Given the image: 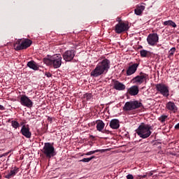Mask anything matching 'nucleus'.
<instances>
[{
    "label": "nucleus",
    "instance_id": "nucleus-1",
    "mask_svg": "<svg viewBox=\"0 0 179 179\" xmlns=\"http://www.w3.org/2000/svg\"><path fill=\"white\" fill-rule=\"evenodd\" d=\"M111 62L108 59H103L101 62H99L90 73L92 78H99L101 75H106L108 70L110 69Z\"/></svg>",
    "mask_w": 179,
    "mask_h": 179
},
{
    "label": "nucleus",
    "instance_id": "nucleus-2",
    "mask_svg": "<svg viewBox=\"0 0 179 179\" xmlns=\"http://www.w3.org/2000/svg\"><path fill=\"white\" fill-rule=\"evenodd\" d=\"M43 62L47 66H52L55 69H58L62 65V57L59 54L48 55L47 57L43 58Z\"/></svg>",
    "mask_w": 179,
    "mask_h": 179
},
{
    "label": "nucleus",
    "instance_id": "nucleus-3",
    "mask_svg": "<svg viewBox=\"0 0 179 179\" xmlns=\"http://www.w3.org/2000/svg\"><path fill=\"white\" fill-rule=\"evenodd\" d=\"M152 129H153V127L150 124L141 123L136 130V132L140 138L146 139L152 135Z\"/></svg>",
    "mask_w": 179,
    "mask_h": 179
},
{
    "label": "nucleus",
    "instance_id": "nucleus-4",
    "mask_svg": "<svg viewBox=\"0 0 179 179\" xmlns=\"http://www.w3.org/2000/svg\"><path fill=\"white\" fill-rule=\"evenodd\" d=\"M32 43L31 40L28 38L16 40L13 44L14 50H15V51L26 50L31 45Z\"/></svg>",
    "mask_w": 179,
    "mask_h": 179
},
{
    "label": "nucleus",
    "instance_id": "nucleus-5",
    "mask_svg": "<svg viewBox=\"0 0 179 179\" xmlns=\"http://www.w3.org/2000/svg\"><path fill=\"white\" fill-rule=\"evenodd\" d=\"M41 152L47 159H51V157H54L57 155L55 148H54V143H45Z\"/></svg>",
    "mask_w": 179,
    "mask_h": 179
},
{
    "label": "nucleus",
    "instance_id": "nucleus-6",
    "mask_svg": "<svg viewBox=\"0 0 179 179\" xmlns=\"http://www.w3.org/2000/svg\"><path fill=\"white\" fill-rule=\"evenodd\" d=\"M141 107H143V104L139 101H130L125 103L123 110L124 111H132L141 108Z\"/></svg>",
    "mask_w": 179,
    "mask_h": 179
},
{
    "label": "nucleus",
    "instance_id": "nucleus-7",
    "mask_svg": "<svg viewBox=\"0 0 179 179\" xmlns=\"http://www.w3.org/2000/svg\"><path fill=\"white\" fill-rule=\"evenodd\" d=\"M156 90L158 92L159 94L164 96V97H168L170 96V91L169 90V86L166 85V84L159 83L155 85Z\"/></svg>",
    "mask_w": 179,
    "mask_h": 179
},
{
    "label": "nucleus",
    "instance_id": "nucleus-8",
    "mask_svg": "<svg viewBox=\"0 0 179 179\" xmlns=\"http://www.w3.org/2000/svg\"><path fill=\"white\" fill-rule=\"evenodd\" d=\"M146 79H148V74L143 72H140L139 75L133 78L131 82V83H134V85H142L143 82H145Z\"/></svg>",
    "mask_w": 179,
    "mask_h": 179
},
{
    "label": "nucleus",
    "instance_id": "nucleus-9",
    "mask_svg": "<svg viewBox=\"0 0 179 179\" xmlns=\"http://www.w3.org/2000/svg\"><path fill=\"white\" fill-rule=\"evenodd\" d=\"M128 30H129V25L125 22H118L115 27V31L117 34H121Z\"/></svg>",
    "mask_w": 179,
    "mask_h": 179
},
{
    "label": "nucleus",
    "instance_id": "nucleus-10",
    "mask_svg": "<svg viewBox=\"0 0 179 179\" xmlns=\"http://www.w3.org/2000/svg\"><path fill=\"white\" fill-rule=\"evenodd\" d=\"M76 55V50L71 49L66 50L62 54L63 59L66 62H71Z\"/></svg>",
    "mask_w": 179,
    "mask_h": 179
},
{
    "label": "nucleus",
    "instance_id": "nucleus-11",
    "mask_svg": "<svg viewBox=\"0 0 179 179\" xmlns=\"http://www.w3.org/2000/svg\"><path fill=\"white\" fill-rule=\"evenodd\" d=\"M20 103L22 106L27 107L28 108H31V107H33V101L29 99V96L24 94L21 96Z\"/></svg>",
    "mask_w": 179,
    "mask_h": 179
},
{
    "label": "nucleus",
    "instance_id": "nucleus-12",
    "mask_svg": "<svg viewBox=\"0 0 179 179\" xmlns=\"http://www.w3.org/2000/svg\"><path fill=\"white\" fill-rule=\"evenodd\" d=\"M147 41L149 45H156L159 43V35L157 34H150L148 36Z\"/></svg>",
    "mask_w": 179,
    "mask_h": 179
},
{
    "label": "nucleus",
    "instance_id": "nucleus-13",
    "mask_svg": "<svg viewBox=\"0 0 179 179\" xmlns=\"http://www.w3.org/2000/svg\"><path fill=\"white\" fill-rule=\"evenodd\" d=\"M139 66V63H134L133 64H129L127 69V76H131L134 75L138 71V67Z\"/></svg>",
    "mask_w": 179,
    "mask_h": 179
},
{
    "label": "nucleus",
    "instance_id": "nucleus-14",
    "mask_svg": "<svg viewBox=\"0 0 179 179\" xmlns=\"http://www.w3.org/2000/svg\"><path fill=\"white\" fill-rule=\"evenodd\" d=\"M20 133L23 136H25V138H27L28 139L31 138V132L30 131V127H29V124L23 125L21 130Z\"/></svg>",
    "mask_w": 179,
    "mask_h": 179
},
{
    "label": "nucleus",
    "instance_id": "nucleus-15",
    "mask_svg": "<svg viewBox=\"0 0 179 179\" xmlns=\"http://www.w3.org/2000/svg\"><path fill=\"white\" fill-rule=\"evenodd\" d=\"M126 86L124 85V83L118 81V80H113V89L115 90H118L119 92H122L125 90Z\"/></svg>",
    "mask_w": 179,
    "mask_h": 179
},
{
    "label": "nucleus",
    "instance_id": "nucleus-16",
    "mask_svg": "<svg viewBox=\"0 0 179 179\" xmlns=\"http://www.w3.org/2000/svg\"><path fill=\"white\" fill-rule=\"evenodd\" d=\"M145 5H146L145 3H141V4H138L136 6V8L134 9L135 15H137V16H141L144 9L145 8Z\"/></svg>",
    "mask_w": 179,
    "mask_h": 179
},
{
    "label": "nucleus",
    "instance_id": "nucleus-17",
    "mask_svg": "<svg viewBox=\"0 0 179 179\" xmlns=\"http://www.w3.org/2000/svg\"><path fill=\"white\" fill-rule=\"evenodd\" d=\"M139 93V87L138 85H133L127 90V94L130 96H136Z\"/></svg>",
    "mask_w": 179,
    "mask_h": 179
},
{
    "label": "nucleus",
    "instance_id": "nucleus-18",
    "mask_svg": "<svg viewBox=\"0 0 179 179\" xmlns=\"http://www.w3.org/2000/svg\"><path fill=\"white\" fill-rule=\"evenodd\" d=\"M166 108L169 111H172V113H177V110L178 108H177V106H176V103L174 102L169 101L166 103Z\"/></svg>",
    "mask_w": 179,
    "mask_h": 179
},
{
    "label": "nucleus",
    "instance_id": "nucleus-19",
    "mask_svg": "<svg viewBox=\"0 0 179 179\" xmlns=\"http://www.w3.org/2000/svg\"><path fill=\"white\" fill-rule=\"evenodd\" d=\"M109 127H110L112 129H118V128H120V120L117 119H113L110 122Z\"/></svg>",
    "mask_w": 179,
    "mask_h": 179
},
{
    "label": "nucleus",
    "instance_id": "nucleus-20",
    "mask_svg": "<svg viewBox=\"0 0 179 179\" xmlns=\"http://www.w3.org/2000/svg\"><path fill=\"white\" fill-rule=\"evenodd\" d=\"M19 173V168L15 167L14 169L10 171V172L5 176V178H12V177H15Z\"/></svg>",
    "mask_w": 179,
    "mask_h": 179
},
{
    "label": "nucleus",
    "instance_id": "nucleus-21",
    "mask_svg": "<svg viewBox=\"0 0 179 179\" xmlns=\"http://www.w3.org/2000/svg\"><path fill=\"white\" fill-rule=\"evenodd\" d=\"M27 66L30 68V69H33V71H38V64L34 60L30 61L27 62Z\"/></svg>",
    "mask_w": 179,
    "mask_h": 179
},
{
    "label": "nucleus",
    "instance_id": "nucleus-22",
    "mask_svg": "<svg viewBox=\"0 0 179 179\" xmlns=\"http://www.w3.org/2000/svg\"><path fill=\"white\" fill-rule=\"evenodd\" d=\"M104 127H106V124L103 120H97L96 121V129L99 132H102L103 129H104Z\"/></svg>",
    "mask_w": 179,
    "mask_h": 179
},
{
    "label": "nucleus",
    "instance_id": "nucleus-23",
    "mask_svg": "<svg viewBox=\"0 0 179 179\" xmlns=\"http://www.w3.org/2000/svg\"><path fill=\"white\" fill-rule=\"evenodd\" d=\"M140 54H141V57H142V58H148V57H150V55H151L150 52L145 50H141Z\"/></svg>",
    "mask_w": 179,
    "mask_h": 179
},
{
    "label": "nucleus",
    "instance_id": "nucleus-24",
    "mask_svg": "<svg viewBox=\"0 0 179 179\" xmlns=\"http://www.w3.org/2000/svg\"><path fill=\"white\" fill-rule=\"evenodd\" d=\"M164 26H171L172 27H177V24H176V22H173V20H168V21H165L163 23Z\"/></svg>",
    "mask_w": 179,
    "mask_h": 179
},
{
    "label": "nucleus",
    "instance_id": "nucleus-25",
    "mask_svg": "<svg viewBox=\"0 0 179 179\" xmlns=\"http://www.w3.org/2000/svg\"><path fill=\"white\" fill-rule=\"evenodd\" d=\"M11 127H13V128H14V129H17V128H19L20 127V124H19V122H17V121L12 120L11 121Z\"/></svg>",
    "mask_w": 179,
    "mask_h": 179
},
{
    "label": "nucleus",
    "instance_id": "nucleus-26",
    "mask_svg": "<svg viewBox=\"0 0 179 179\" xmlns=\"http://www.w3.org/2000/svg\"><path fill=\"white\" fill-rule=\"evenodd\" d=\"M99 152H104V150H92L87 152L85 155L86 156H90L92 155H94V153H99Z\"/></svg>",
    "mask_w": 179,
    "mask_h": 179
},
{
    "label": "nucleus",
    "instance_id": "nucleus-27",
    "mask_svg": "<svg viewBox=\"0 0 179 179\" xmlns=\"http://www.w3.org/2000/svg\"><path fill=\"white\" fill-rule=\"evenodd\" d=\"M174 52H176V48H172L169 51V58H171V57H173V55H174Z\"/></svg>",
    "mask_w": 179,
    "mask_h": 179
},
{
    "label": "nucleus",
    "instance_id": "nucleus-28",
    "mask_svg": "<svg viewBox=\"0 0 179 179\" xmlns=\"http://www.w3.org/2000/svg\"><path fill=\"white\" fill-rule=\"evenodd\" d=\"M83 98L86 99L87 101H88V100H90V99H92V94L86 93L83 95Z\"/></svg>",
    "mask_w": 179,
    "mask_h": 179
},
{
    "label": "nucleus",
    "instance_id": "nucleus-29",
    "mask_svg": "<svg viewBox=\"0 0 179 179\" xmlns=\"http://www.w3.org/2000/svg\"><path fill=\"white\" fill-rule=\"evenodd\" d=\"M166 118H167V115H163L159 117V121H160L161 122H164V121H166Z\"/></svg>",
    "mask_w": 179,
    "mask_h": 179
},
{
    "label": "nucleus",
    "instance_id": "nucleus-30",
    "mask_svg": "<svg viewBox=\"0 0 179 179\" xmlns=\"http://www.w3.org/2000/svg\"><path fill=\"white\" fill-rule=\"evenodd\" d=\"M80 162H83V163H89V162H90V159L83 158V159L80 160Z\"/></svg>",
    "mask_w": 179,
    "mask_h": 179
},
{
    "label": "nucleus",
    "instance_id": "nucleus-31",
    "mask_svg": "<svg viewBox=\"0 0 179 179\" xmlns=\"http://www.w3.org/2000/svg\"><path fill=\"white\" fill-rule=\"evenodd\" d=\"M101 132H102V134H106V135L111 134V131H110L109 130H107V129H105V130L102 131Z\"/></svg>",
    "mask_w": 179,
    "mask_h": 179
},
{
    "label": "nucleus",
    "instance_id": "nucleus-32",
    "mask_svg": "<svg viewBox=\"0 0 179 179\" xmlns=\"http://www.w3.org/2000/svg\"><path fill=\"white\" fill-rule=\"evenodd\" d=\"M127 179H134V176L132 174H129L126 176Z\"/></svg>",
    "mask_w": 179,
    "mask_h": 179
},
{
    "label": "nucleus",
    "instance_id": "nucleus-33",
    "mask_svg": "<svg viewBox=\"0 0 179 179\" xmlns=\"http://www.w3.org/2000/svg\"><path fill=\"white\" fill-rule=\"evenodd\" d=\"M45 76H47V78H51V76H52V74H51V73L48 72L45 73Z\"/></svg>",
    "mask_w": 179,
    "mask_h": 179
},
{
    "label": "nucleus",
    "instance_id": "nucleus-34",
    "mask_svg": "<svg viewBox=\"0 0 179 179\" xmlns=\"http://www.w3.org/2000/svg\"><path fill=\"white\" fill-rule=\"evenodd\" d=\"M117 22H118V23H123L121 20V18L117 17V19H116Z\"/></svg>",
    "mask_w": 179,
    "mask_h": 179
},
{
    "label": "nucleus",
    "instance_id": "nucleus-35",
    "mask_svg": "<svg viewBox=\"0 0 179 179\" xmlns=\"http://www.w3.org/2000/svg\"><path fill=\"white\" fill-rule=\"evenodd\" d=\"M0 110L1 111H3V110H5V106H2V105H0Z\"/></svg>",
    "mask_w": 179,
    "mask_h": 179
},
{
    "label": "nucleus",
    "instance_id": "nucleus-36",
    "mask_svg": "<svg viewBox=\"0 0 179 179\" xmlns=\"http://www.w3.org/2000/svg\"><path fill=\"white\" fill-rule=\"evenodd\" d=\"M139 177H140V179L146 178V177H148V175L140 176Z\"/></svg>",
    "mask_w": 179,
    "mask_h": 179
},
{
    "label": "nucleus",
    "instance_id": "nucleus-37",
    "mask_svg": "<svg viewBox=\"0 0 179 179\" xmlns=\"http://www.w3.org/2000/svg\"><path fill=\"white\" fill-rule=\"evenodd\" d=\"M148 175L149 176V177H152V176H153V173L151 171L148 173Z\"/></svg>",
    "mask_w": 179,
    "mask_h": 179
},
{
    "label": "nucleus",
    "instance_id": "nucleus-38",
    "mask_svg": "<svg viewBox=\"0 0 179 179\" xmlns=\"http://www.w3.org/2000/svg\"><path fill=\"white\" fill-rule=\"evenodd\" d=\"M90 159V161L91 160H93V159H96V157L94 156H92L91 157H89Z\"/></svg>",
    "mask_w": 179,
    "mask_h": 179
},
{
    "label": "nucleus",
    "instance_id": "nucleus-39",
    "mask_svg": "<svg viewBox=\"0 0 179 179\" xmlns=\"http://www.w3.org/2000/svg\"><path fill=\"white\" fill-rule=\"evenodd\" d=\"M90 138H92V139H94V136H90Z\"/></svg>",
    "mask_w": 179,
    "mask_h": 179
},
{
    "label": "nucleus",
    "instance_id": "nucleus-40",
    "mask_svg": "<svg viewBox=\"0 0 179 179\" xmlns=\"http://www.w3.org/2000/svg\"><path fill=\"white\" fill-rule=\"evenodd\" d=\"M8 122H10V119L8 120Z\"/></svg>",
    "mask_w": 179,
    "mask_h": 179
}]
</instances>
